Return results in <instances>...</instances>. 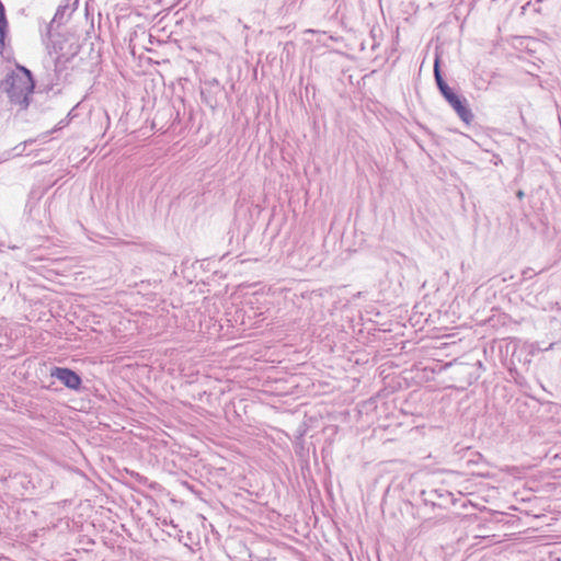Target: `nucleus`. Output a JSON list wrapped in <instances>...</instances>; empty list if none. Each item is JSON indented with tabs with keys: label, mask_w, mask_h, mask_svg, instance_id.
<instances>
[{
	"label": "nucleus",
	"mask_w": 561,
	"mask_h": 561,
	"mask_svg": "<svg viewBox=\"0 0 561 561\" xmlns=\"http://www.w3.org/2000/svg\"><path fill=\"white\" fill-rule=\"evenodd\" d=\"M515 412L519 416L522 421H527L530 416L528 411V401L526 399H516L515 403Z\"/></svg>",
	"instance_id": "8"
},
{
	"label": "nucleus",
	"mask_w": 561,
	"mask_h": 561,
	"mask_svg": "<svg viewBox=\"0 0 561 561\" xmlns=\"http://www.w3.org/2000/svg\"><path fill=\"white\" fill-rule=\"evenodd\" d=\"M5 24L7 22L4 19V8L3 4L0 2V41L3 39Z\"/></svg>",
	"instance_id": "10"
},
{
	"label": "nucleus",
	"mask_w": 561,
	"mask_h": 561,
	"mask_svg": "<svg viewBox=\"0 0 561 561\" xmlns=\"http://www.w3.org/2000/svg\"><path fill=\"white\" fill-rule=\"evenodd\" d=\"M420 497L425 506L432 508H446L448 504H454V494L446 489H431L421 492Z\"/></svg>",
	"instance_id": "3"
},
{
	"label": "nucleus",
	"mask_w": 561,
	"mask_h": 561,
	"mask_svg": "<svg viewBox=\"0 0 561 561\" xmlns=\"http://www.w3.org/2000/svg\"><path fill=\"white\" fill-rule=\"evenodd\" d=\"M366 364H369L368 355L362 352L353 351V366Z\"/></svg>",
	"instance_id": "9"
},
{
	"label": "nucleus",
	"mask_w": 561,
	"mask_h": 561,
	"mask_svg": "<svg viewBox=\"0 0 561 561\" xmlns=\"http://www.w3.org/2000/svg\"><path fill=\"white\" fill-rule=\"evenodd\" d=\"M448 366L453 368L454 378L460 383L467 386L474 383L481 377V374L484 370L481 360H476L474 363L455 362L449 363Z\"/></svg>",
	"instance_id": "2"
},
{
	"label": "nucleus",
	"mask_w": 561,
	"mask_h": 561,
	"mask_svg": "<svg viewBox=\"0 0 561 561\" xmlns=\"http://www.w3.org/2000/svg\"><path fill=\"white\" fill-rule=\"evenodd\" d=\"M352 381H353V382H354V381H358V379H357L356 377H353V378H352Z\"/></svg>",
	"instance_id": "14"
},
{
	"label": "nucleus",
	"mask_w": 561,
	"mask_h": 561,
	"mask_svg": "<svg viewBox=\"0 0 561 561\" xmlns=\"http://www.w3.org/2000/svg\"><path fill=\"white\" fill-rule=\"evenodd\" d=\"M51 377L57 378L67 388L78 390L81 386L80 376L69 368L55 367L50 373Z\"/></svg>",
	"instance_id": "6"
},
{
	"label": "nucleus",
	"mask_w": 561,
	"mask_h": 561,
	"mask_svg": "<svg viewBox=\"0 0 561 561\" xmlns=\"http://www.w3.org/2000/svg\"><path fill=\"white\" fill-rule=\"evenodd\" d=\"M511 376L514 378L515 382L519 386L524 383V377L520 376L517 371L511 370Z\"/></svg>",
	"instance_id": "12"
},
{
	"label": "nucleus",
	"mask_w": 561,
	"mask_h": 561,
	"mask_svg": "<svg viewBox=\"0 0 561 561\" xmlns=\"http://www.w3.org/2000/svg\"><path fill=\"white\" fill-rule=\"evenodd\" d=\"M517 196H518L519 198H522V197L524 196L523 191H518Z\"/></svg>",
	"instance_id": "13"
},
{
	"label": "nucleus",
	"mask_w": 561,
	"mask_h": 561,
	"mask_svg": "<svg viewBox=\"0 0 561 561\" xmlns=\"http://www.w3.org/2000/svg\"><path fill=\"white\" fill-rule=\"evenodd\" d=\"M553 346H554V343H550L548 346L542 347L539 342H535L531 344V353L534 354L535 352L550 351L553 348Z\"/></svg>",
	"instance_id": "11"
},
{
	"label": "nucleus",
	"mask_w": 561,
	"mask_h": 561,
	"mask_svg": "<svg viewBox=\"0 0 561 561\" xmlns=\"http://www.w3.org/2000/svg\"><path fill=\"white\" fill-rule=\"evenodd\" d=\"M377 400L369 398L356 405V414L360 428L370 427L376 420Z\"/></svg>",
	"instance_id": "4"
},
{
	"label": "nucleus",
	"mask_w": 561,
	"mask_h": 561,
	"mask_svg": "<svg viewBox=\"0 0 561 561\" xmlns=\"http://www.w3.org/2000/svg\"><path fill=\"white\" fill-rule=\"evenodd\" d=\"M539 2H542L543 0H538Z\"/></svg>",
	"instance_id": "15"
},
{
	"label": "nucleus",
	"mask_w": 561,
	"mask_h": 561,
	"mask_svg": "<svg viewBox=\"0 0 561 561\" xmlns=\"http://www.w3.org/2000/svg\"><path fill=\"white\" fill-rule=\"evenodd\" d=\"M2 84L12 105L20 110L28 106L30 96L34 91V81L28 69L18 66L16 71L9 75Z\"/></svg>",
	"instance_id": "1"
},
{
	"label": "nucleus",
	"mask_w": 561,
	"mask_h": 561,
	"mask_svg": "<svg viewBox=\"0 0 561 561\" xmlns=\"http://www.w3.org/2000/svg\"><path fill=\"white\" fill-rule=\"evenodd\" d=\"M433 71H434V79H435L437 89H438L439 93L442 94V96L446 101L451 95H454L456 93V91L448 85V83L445 81V79L443 77V73L440 70V58L438 55L435 56Z\"/></svg>",
	"instance_id": "7"
},
{
	"label": "nucleus",
	"mask_w": 561,
	"mask_h": 561,
	"mask_svg": "<svg viewBox=\"0 0 561 561\" xmlns=\"http://www.w3.org/2000/svg\"><path fill=\"white\" fill-rule=\"evenodd\" d=\"M446 102L466 125H470L473 122L474 115L465 96L456 92L454 95L447 99Z\"/></svg>",
	"instance_id": "5"
}]
</instances>
